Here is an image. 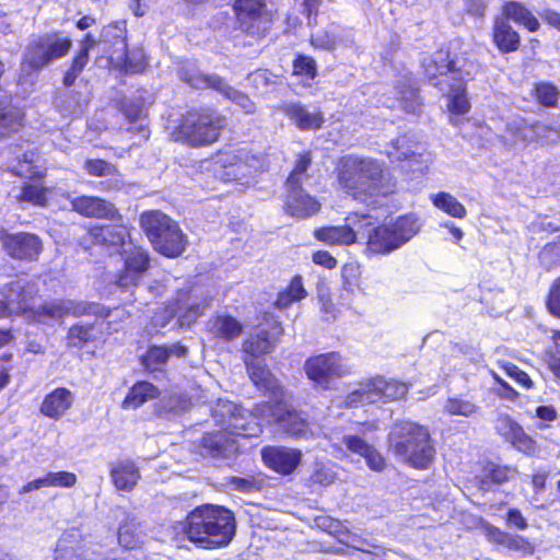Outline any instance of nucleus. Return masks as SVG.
<instances>
[{"mask_svg":"<svg viewBox=\"0 0 560 560\" xmlns=\"http://www.w3.org/2000/svg\"><path fill=\"white\" fill-rule=\"evenodd\" d=\"M211 410L214 421L221 425V430L207 433L201 440L202 454L211 457L231 456L238 450L237 436H258L264 424H279L294 436L306 430L305 419L289 406L285 396L273 404H259L249 413L223 399H219Z\"/></svg>","mask_w":560,"mask_h":560,"instance_id":"1","label":"nucleus"},{"mask_svg":"<svg viewBox=\"0 0 560 560\" xmlns=\"http://www.w3.org/2000/svg\"><path fill=\"white\" fill-rule=\"evenodd\" d=\"M341 189L354 200L376 207L380 198L389 195L394 186L384 173L383 164L371 158L347 156L338 174Z\"/></svg>","mask_w":560,"mask_h":560,"instance_id":"2","label":"nucleus"},{"mask_svg":"<svg viewBox=\"0 0 560 560\" xmlns=\"http://www.w3.org/2000/svg\"><path fill=\"white\" fill-rule=\"evenodd\" d=\"M185 534L189 541L205 549L225 547L235 535L234 514L220 505L203 504L188 513L175 529Z\"/></svg>","mask_w":560,"mask_h":560,"instance_id":"3","label":"nucleus"},{"mask_svg":"<svg viewBox=\"0 0 560 560\" xmlns=\"http://www.w3.org/2000/svg\"><path fill=\"white\" fill-rule=\"evenodd\" d=\"M394 453L415 468H427L435 450L428 430L413 422L396 423L389 435Z\"/></svg>","mask_w":560,"mask_h":560,"instance_id":"4","label":"nucleus"},{"mask_svg":"<svg viewBox=\"0 0 560 560\" xmlns=\"http://www.w3.org/2000/svg\"><path fill=\"white\" fill-rule=\"evenodd\" d=\"M213 172L224 182L248 184L266 167L265 155L253 152L248 147H229L212 158Z\"/></svg>","mask_w":560,"mask_h":560,"instance_id":"5","label":"nucleus"},{"mask_svg":"<svg viewBox=\"0 0 560 560\" xmlns=\"http://www.w3.org/2000/svg\"><path fill=\"white\" fill-rule=\"evenodd\" d=\"M225 127L226 118L214 110H191L182 117L171 138L191 147L210 145L218 141Z\"/></svg>","mask_w":560,"mask_h":560,"instance_id":"6","label":"nucleus"},{"mask_svg":"<svg viewBox=\"0 0 560 560\" xmlns=\"http://www.w3.org/2000/svg\"><path fill=\"white\" fill-rule=\"evenodd\" d=\"M140 224L154 249L166 257H177L186 248L187 240L178 224L161 211L141 214Z\"/></svg>","mask_w":560,"mask_h":560,"instance_id":"7","label":"nucleus"},{"mask_svg":"<svg viewBox=\"0 0 560 560\" xmlns=\"http://www.w3.org/2000/svg\"><path fill=\"white\" fill-rule=\"evenodd\" d=\"M71 47V39L56 33L43 35L32 40L23 56L21 71L28 75L50 62L66 56Z\"/></svg>","mask_w":560,"mask_h":560,"instance_id":"8","label":"nucleus"},{"mask_svg":"<svg viewBox=\"0 0 560 560\" xmlns=\"http://www.w3.org/2000/svg\"><path fill=\"white\" fill-rule=\"evenodd\" d=\"M422 67L429 79L450 74L453 81L466 82L478 71V65L467 57H451L450 50L440 49L423 58Z\"/></svg>","mask_w":560,"mask_h":560,"instance_id":"9","label":"nucleus"},{"mask_svg":"<svg viewBox=\"0 0 560 560\" xmlns=\"http://www.w3.org/2000/svg\"><path fill=\"white\" fill-rule=\"evenodd\" d=\"M198 289L192 290H180L175 304L166 307L165 319L161 320L155 317V322L160 323L161 326H165L166 323L174 316L178 317V324L182 327H188L194 324L203 313V310L209 306L210 301L207 298H200L197 293Z\"/></svg>","mask_w":560,"mask_h":560,"instance_id":"10","label":"nucleus"},{"mask_svg":"<svg viewBox=\"0 0 560 560\" xmlns=\"http://www.w3.org/2000/svg\"><path fill=\"white\" fill-rule=\"evenodd\" d=\"M0 245L9 257L16 260L35 261L43 252L39 236L28 232L11 233L1 230Z\"/></svg>","mask_w":560,"mask_h":560,"instance_id":"11","label":"nucleus"},{"mask_svg":"<svg viewBox=\"0 0 560 560\" xmlns=\"http://www.w3.org/2000/svg\"><path fill=\"white\" fill-rule=\"evenodd\" d=\"M234 11L241 28L253 37H262L269 28L270 16L265 0H236Z\"/></svg>","mask_w":560,"mask_h":560,"instance_id":"12","label":"nucleus"},{"mask_svg":"<svg viewBox=\"0 0 560 560\" xmlns=\"http://www.w3.org/2000/svg\"><path fill=\"white\" fill-rule=\"evenodd\" d=\"M304 371L311 381L327 388L330 377L347 375L350 369L339 353L329 352L307 359Z\"/></svg>","mask_w":560,"mask_h":560,"instance_id":"13","label":"nucleus"},{"mask_svg":"<svg viewBox=\"0 0 560 560\" xmlns=\"http://www.w3.org/2000/svg\"><path fill=\"white\" fill-rule=\"evenodd\" d=\"M182 79L196 89L213 88L218 90L246 114H253L256 110L255 103L246 94L233 89L218 75H206L200 72H194L191 74L183 73Z\"/></svg>","mask_w":560,"mask_h":560,"instance_id":"14","label":"nucleus"},{"mask_svg":"<svg viewBox=\"0 0 560 560\" xmlns=\"http://www.w3.org/2000/svg\"><path fill=\"white\" fill-rule=\"evenodd\" d=\"M120 254L124 256V270L117 276L116 283L122 289L135 287L149 268L148 253L133 245L131 242L124 248Z\"/></svg>","mask_w":560,"mask_h":560,"instance_id":"15","label":"nucleus"},{"mask_svg":"<svg viewBox=\"0 0 560 560\" xmlns=\"http://www.w3.org/2000/svg\"><path fill=\"white\" fill-rule=\"evenodd\" d=\"M358 233L366 238V248L374 254H388L398 248L388 224L375 226L371 218L358 219Z\"/></svg>","mask_w":560,"mask_h":560,"instance_id":"16","label":"nucleus"},{"mask_svg":"<svg viewBox=\"0 0 560 560\" xmlns=\"http://www.w3.org/2000/svg\"><path fill=\"white\" fill-rule=\"evenodd\" d=\"M553 131L547 125L536 122L533 125L527 124L523 119L513 120L506 126V133L504 136L505 143L511 148L525 147L533 141H555L556 138L546 135L545 132Z\"/></svg>","mask_w":560,"mask_h":560,"instance_id":"17","label":"nucleus"},{"mask_svg":"<svg viewBox=\"0 0 560 560\" xmlns=\"http://www.w3.org/2000/svg\"><path fill=\"white\" fill-rule=\"evenodd\" d=\"M90 313H101L100 306L93 303L89 304L72 300H58L42 305L34 312V317L38 322H46L47 319L61 318L65 315L81 316Z\"/></svg>","mask_w":560,"mask_h":560,"instance_id":"18","label":"nucleus"},{"mask_svg":"<svg viewBox=\"0 0 560 560\" xmlns=\"http://www.w3.org/2000/svg\"><path fill=\"white\" fill-rule=\"evenodd\" d=\"M261 457L268 468L281 475H290L300 465L302 453L285 446H266L261 450Z\"/></svg>","mask_w":560,"mask_h":560,"instance_id":"19","label":"nucleus"},{"mask_svg":"<svg viewBox=\"0 0 560 560\" xmlns=\"http://www.w3.org/2000/svg\"><path fill=\"white\" fill-rule=\"evenodd\" d=\"M36 292L35 284L19 279L0 289V301L8 304L12 314L26 312L30 308V301Z\"/></svg>","mask_w":560,"mask_h":560,"instance_id":"20","label":"nucleus"},{"mask_svg":"<svg viewBox=\"0 0 560 560\" xmlns=\"http://www.w3.org/2000/svg\"><path fill=\"white\" fill-rule=\"evenodd\" d=\"M281 334L282 328L276 320L270 324V330H266L264 328L259 329L256 335H252L244 341L243 351L246 354L245 358L260 361L259 357L270 352L273 349L275 343Z\"/></svg>","mask_w":560,"mask_h":560,"instance_id":"21","label":"nucleus"},{"mask_svg":"<svg viewBox=\"0 0 560 560\" xmlns=\"http://www.w3.org/2000/svg\"><path fill=\"white\" fill-rule=\"evenodd\" d=\"M245 364L252 382L270 398V404L284 396L281 386L262 361L245 358Z\"/></svg>","mask_w":560,"mask_h":560,"instance_id":"22","label":"nucleus"},{"mask_svg":"<svg viewBox=\"0 0 560 560\" xmlns=\"http://www.w3.org/2000/svg\"><path fill=\"white\" fill-rule=\"evenodd\" d=\"M288 195L284 201V211L295 219H306L316 214L320 203L311 195L306 194L301 186L287 187Z\"/></svg>","mask_w":560,"mask_h":560,"instance_id":"23","label":"nucleus"},{"mask_svg":"<svg viewBox=\"0 0 560 560\" xmlns=\"http://www.w3.org/2000/svg\"><path fill=\"white\" fill-rule=\"evenodd\" d=\"M94 243L106 246L114 252H121L128 246L129 231L122 224L96 225L89 231Z\"/></svg>","mask_w":560,"mask_h":560,"instance_id":"24","label":"nucleus"},{"mask_svg":"<svg viewBox=\"0 0 560 560\" xmlns=\"http://www.w3.org/2000/svg\"><path fill=\"white\" fill-rule=\"evenodd\" d=\"M71 207L88 218L115 220L118 217L115 206L100 197L80 196L71 200Z\"/></svg>","mask_w":560,"mask_h":560,"instance_id":"25","label":"nucleus"},{"mask_svg":"<svg viewBox=\"0 0 560 560\" xmlns=\"http://www.w3.org/2000/svg\"><path fill=\"white\" fill-rule=\"evenodd\" d=\"M4 72L0 61V78ZM24 114L15 107L11 97L0 89V137L16 132L23 126Z\"/></svg>","mask_w":560,"mask_h":560,"instance_id":"26","label":"nucleus"},{"mask_svg":"<svg viewBox=\"0 0 560 560\" xmlns=\"http://www.w3.org/2000/svg\"><path fill=\"white\" fill-rule=\"evenodd\" d=\"M282 112L301 130H316L324 124V115L320 110H311L300 103L285 104Z\"/></svg>","mask_w":560,"mask_h":560,"instance_id":"27","label":"nucleus"},{"mask_svg":"<svg viewBox=\"0 0 560 560\" xmlns=\"http://www.w3.org/2000/svg\"><path fill=\"white\" fill-rule=\"evenodd\" d=\"M358 220L353 221V226L350 224L338 226H323L314 231V237L329 246L351 245L357 241Z\"/></svg>","mask_w":560,"mask_h":560,"instance_id":"28","label":"nucleus"},{"mask_svg":"<svg viewBox=\"0 0 560 560\" xmlns=\"http://www.w3.org/2000/svg\"><path fill=\"white\" fill-rule=\"evenodd\" d=\"M73 394L65 388L58 387L47 394L40 405V412L54 420H59L72 407Z\"/></svg>","mask_w":560,"mask_h":560,"instance_id":"29","label":"nucleus"},{"mask_svg":"<svg viewBox=\"0 0 560 560\" xmlns=\"http://www.w3.org/2000/svg\"><path fill=\"white\" fill-rule=\"evenodd\" d=\"M343 443L347 448L360 456H362L370 469L374 471H382L385 468L384 457L374 448L373 445L369 444L362 438L358 435H346L343 436Z\"/></svg>","mask_w":560,"mask_h":560,"instance_id":"30","label":"nucleus"},{"mask_svg":"<svg viewBox=\"0 0 560 560\" xmlns=\"http://www.w3.org/2000/svg\"><path fill=\"white\" fill-rule=\"evenodd\" d=\"M109 472L115 487L121 491H131L140 479L138 467L128 459L113 464Z\"/></svg>","mask_w":560,"mask_h":560,"instance_id":"31","label":"nucleus"},{"mask_svg":"<svg viewBox=\"0 0 560 560\" xmlns=\"http://www.w3.org/2000/svg\"><path fill=\"white\" fill-rule=\"evenodd\" d=\"M398 248L409 242L421 229L416 214H405L388 223Z\"/></svg>","mask_w":560,"mask_h":560,"instance_id":"32","label":"nucleus"},{"mask_svg":"<svg viewBox=\"0 0 560 560\" xmlns=\"http://www.w3.org/2000/svg\"><path fill=\"white\" fill-rule=\"evenodd\" d=\"M241 323L229 315H218L208 322L209 332L224 341H230L238 337L242 332Z\"/></svg>","mask_w":560,"mask_h":560,"instance_id":"33","label":"nucleus"},{"mask_svg":"<svg viewBox=\"0 0 560 560\" xmlns=\"http://www.w3.org/2000/svg\"><path fill=\"white\" fill-rule=\"evenodd\" d=\"M493 40L501 51H515L520 46V35L504 18H497L493 26Z\"/></svg>","mask_w":560,"mask_h":560,"instance_id":"34","label":"nucleus"},{"mask_svg":"<svg viewBox=\"0 0 560 560\" xmlns=\"http://www.w3.org/2000/svg\"><path fill=\"white\" fill-rule=\"evenodd\" d=\"M503 16L523 25L529 32H536L540 24L537 18L522 3L516 1H509L503 5Z\"/></svg>","mask_w":560,"mask_h":560,"instance_id":"35","label":"nucleus"},{"mask_svg":"<svg viewBox=\"0 0 560 560\" xmlns=\"http://www.w3.org/2000/svg\"><path fill=\"white\" fill-rule=\"evenodd\" d=\"M186 351V348L179 343H174L168 347L153 346L147 351L143 363L147 369L153 371L159 370L160 366L166 363L171 355L184 357Z\"/></svg>","mask_w":560,"mask_h":560,"instance_id":"36","label":"nucleus"},{"mask_svg":"<svg viewBox=\"0 0 560 560\" xmlns=\"http://www.w3.org/2000/svg\"><path fill=\"white\" fill-rule=\"evenodd\" d=\"M447 110L451 114L450 121L452 125L457 126L459 119L454 116H459L470 110V102L467 97L466 88L463 83L452 85L447 94Z\"/></svg>","mask_w":560,"mask_h":560,"instance_id":"37","label":"nucleus"},{"mask_svg":"<svg viewBox=\"0 0 560 560\" xmlns=\"http://www.w3.org/2000/svg\"><path fill=\"white\" fill-rule=\"evenodd\" d=\"M160 392L153 384L142 381L136 383L122 401L125 409H137L144 402L159 396Z\"/></svg>","mask_w":560,"mask_h":560,"instance_id":"38","label":"nucleus"},{"mask_svg":"<svg viewBox=\"0 0 560 560\" xmlns=\"http://www.w3.org/2000/svg\"><path fill=\"white\" fill-rule=\"evenodd\" d=\"M371 381V390L377 394V401L382 399L395 400L405 397L408 387L405 383L395 380H385L384 377H375Z\"/></svg>","mask_w":560,"mask_h":560,"instance_id":"39","label":"nucleus"},{"mask_svg":"<svg viewBox=\"0 0 560 560\" xmlns=\"http://www.w3.org/2000/svg\"><path fill=\"white\" fill-rule=\"evenodd\" d=\"M145 534L139 522L127 518L118 529V541L126 549H136L144 542Z\"/></svg>","mask_w":560,"mask_h":560,"instance_id":"40","label":"nucleus"},{"mask_svg":"<svg viewBox=\"0 0 560 560\" xmlns=\"http://www.w3.org/2000/svg\"><path fill=\"white\" fill-rule=\"evenodd\" d=\"M430 200L434 207L453 218L464 219L467 214L465 206L448 192L433 194L430 196Z\"/></svg>","mask_w":560,"mask_h":560,"instance_id":"41","label":"nucleus"},{"mask_svg":"<svg viewBox=\"0 0 560 560\" xmlns=\"http://www.w3.org/2000/svg\"><path fill=\"white\" fill-rule=\"evenodd\" d=\"M361 266L357 261H350L341 268V288L345 292L353 294L361 290Z\"/></svg>","mask_w":560,"mask_h":560,"instance_id":"42","label":"nucleus"},{"mask_svg":"<svg viewBox=\"0 0 560 560\" xmlns=\"http://www.w3.org/2000/svg\"><path fill=\"white\" fill-rule=\"evenodd\" d=\"M306 296V291L302 283V278L294 277L289 287L278 294L276 304L280 308L288 307L291 303L300 301Z\"/></svg>","mask_w":560,"mask_h":560,"instance_id":"43","label":"nucleus"},{"mask_svg":"<svg viewBox=\"0 0 560 560\" xmlns=\"http://www.w3.org/2000/svg\"><path fill=\"white\" fill-rule=\"evenodd\" d=\"M49 194H51L49 188L43 187L38 183H28L23 186L19 199L33 205L46 206Z\"/></svg>","mask_w":560,"mask_h":560,"instance_id":"44","label":"nucleus"},{"mask_svg":"<svg viewBox=\"0 0 560 560\" xmlns=\"http://www.w3.org/2000/svg\"><path fill=\"white\" fill-rule=\"evenodd\" d=\"M371 381L363 383L360 387L352 393L345 400L347 407H358L360 405L373 404L377 401V394L371 390Z\"/></svg>","mask_w":560,"mask_h":560,"instance_id":"45","label":"nucleus"},{"mask_svg":"<svg viewBox=\"0 0 560 560\" xmlns=\"http://www.w3.org/2000/svg\"><path fill=\"white\" fill-rule=\"evenodd\" d=\"M95 336V326L94 324L82 325L77 324L73 325L68 332V341L71 347L81 348L88 341L94 339Z\"/></svg>","mask_w":560,"mask_h":560,"instance_id":"46","label":"nucleus"},{"mask_svg":"<svg viewBox=\"0 0 560 560\" xmlns=\"http://www.w3.org/2000/svg\"><path fill=\"white\" fill-rule=\"evenodd\" d=\"M444 411L451 416L470 417L478 411V407L470 400L460 397L448 398Z\"/></svg>","mask_w":560,"mask_h":560,"instance_id":"47","label":"nucleus"},{"mask_svg":"<svg viewBox=\"0 0 560 560\" xmlns=\"http://www.w3.org/2000/svg\"><path fill=\"white\" fill-rule=\"evenodd\" d=\"M311 164L310 153H303L295 162L294 168L287 179V187H299L305 177V172Z\"/></svg>","mask_w":560,"mask_h":560,"instance_id":"48","label":"nucleus"},{"mask_svg":"<svg viewBox=\"0 0 560 560\" xmlns=\"http://www.w3.org/2000/svg\"><path fill=\"white\" fill-rule=\"evenodd\" d=\"M539 261L548 270L560 264V236L540 250Z\"/></svg>","mask_w":560,"mask_h":560,"instance_id":"49","label":"nucleus"},{"mask_svg":"<svg viewBox=\"0 0 560 560\" xmlns=\"http://www.w3.org/2000/svg\"><path fill=\"white\" fill-rule=\"evenodd\" d=\"M249 81L257 91L268 92L277 84V77L268 70H257L249 75Z\"/></svg>","mask_w":560,"mask_h":560,"instance_id":"50","label":"nucleus"},{"mask_svg":"<svg viewBox=\"0 0 560 560\" xmlns=\"http://www.w3.org/2000/svg\"><path fill=\"white\" fill-rule=\"evenodd\" d=\"M495 430L505 441L511 443L520 434L522 427L509 416H499L495 422Z\"/></svg>","mask_w":560,"mask_h":560,"instance_id":"51","label":"nucleus"},{"mask_svg":"<svg viewBox=\"0 0 560 560\" xmlns=\"http://www.w3.org/2000/svg\"><path fill=\"white\" fill-rule=\"evenodd\" d=\"M480 530L489 542L497 544L502 547H505L509 536L511 535L510 533H506L485 521L480 522Z\"/></svg>","mask_w":560,"mask_h":560,"instance_id":"52","label":"nucleus"},{"mask_svg":"<svg viewBox=\"0 0 560 560\" xmlns=\"http://www.w3.org/2000/svg\"><path fill=\"white\" fill-rule=\"evenodd\" d=\"M397 102L399 103V106L408 113H416L421 106L418 92L410 86L399 92Z\"/></svg>","mask_w":560,"mask_h":560,"instance_id":"53","label":"nucleus"},{"mask_svg":"<svg viewBox=\"0 0 560 560\" xmlns=\"http://www.w3.org/2000/svg\"><path fill=\"white\" fill-rule=\"evenodd\" d=\"M37 154L34 151H25L23 160H19L16 166L12 167V172L21 177H33L37 172L33 171Z\"/></svg>","mask_w":560,"mask_h":560,"instance_id":"54","label":"nucleus"},{"mask_svg":"<svg viewBox=\"0 0 560 560\" xmlns=\"http://www.w3.org/2000/svg\"><path fill=\"white\" fill-rule=\"evenodd\" d=\"M536 97L545 106H555L558 101V90L549 83H539L536 86Z\"/></svg>","mask_w":560,"mask_h":560,"instance_id":"55","label":"nucleus"},{"mask_svg":"<svg viewBox=\"0 0 560 560\" xmlns=\"http://www.w3.org/2000/svg\"><path fill=\"white\" fill-rule=\"evenodd\" d=\"M84 170L92 176H109L116 173L115 166L104 160H86Z\"/></svg>","mask_w":560,"mask_h":560,"instance_id":"56","label":"nucleus"},{"mask_svg":"<svg viewBox=\"0 0 560 560\" xmlns=\"http://www.w3.org/2000/svg\"><path fill=\"white\" fill-rule=\"evenodd\" d=\"M505 548L509 550L517 551L522 556H530L535 551V547L530 541H528L523 536L513 534L509 536Z\"/></svg>","mask_w":560,"mask_h":560,"instance_id":"57","label":"nucleus"},{"mask_svg":"<svg viewBox=\"0 0 560 560\" xmlns=\"http://www.w3.org/2000/svg\"><path fill=\"white\" fill-rule=\"evenodd\" d=\"M294 73L305 75L307 79H314L316 75V62L313 58L299 56L293 65Z\"/></svg>","mask_w":560,"mask_h":560,"instance_id":"58","label":"nucleus"},{"mask_svg":"<svg viewBox=\"0 0 560 560\" xmlns=\"http://www.w3.org/2000/svg\"><path fill=\"white\" fill-rule=\"evenodd\" d=\"M233 490L250 493L260 489V482L254 477H232L229 481Z\"/></svg>","mask_w":560,"mask_h":560,"instance_id":"59","label":"nucleus"},{"mask_svg":"<svg viewBox=\"0 0 560 560\" xmlns=\"http://www.w3.org/2000/svg\"><path fill=\"white\" fill-rule=\"evenodd\" d=\"M47 475L50 487L72 488L77 483V476L70 471H51Z\"/></svg>","mask_w":560,"mask_h":560,"instance_id":"60","label":"nucleus"},{"mask_svg":"<svg viewBox=\"0 0 560 560\" xmlns=\"http://www.w3.org/2000/svg\"><path fill=\"white\" fill-rule=\"evenodd\" d=\"M145 56L142 49L128 51L125 58V67L130 72H140L144 69Z\"/></svg>","mask_w":560,"mask_h":560,"instance_id":"61","label":"nucleus"},{"mask_svg":"<svg viewBox=\"0 0 560 560\" xmlns=\"http://www.w3.org/2000/svg\"><path fill=\"white\" fill-rule=\"evenodd\" d=\"M502 369L504 370L505 374L513 378L516 383H518L524 388H532L533 381L530 377L521 369H518L516 365L512 363H505L502 365Z\"/></svg>","mask_w":560,"mask_h":560,"instance_id":"62","label":"nucleus"},{"mask_svg":"<svg viewBox=\"0 0 560 560\" xmlns=\"http://www.w3.org/2000/svg\"><path fill=\"white\" fill-rule=\"evenodd\" d=\"M55 560H83V555L78 549L69 547L66 537H62L57 545Z\"/></svg>","mask_w":560,"mask_h":560,"instance_id":"63","label":"nucleus"},{"mask_svg":"<svg viewBox=\"0 0 560 560\" xmlns=\"http://www.w3.org/2000/svg\"><path fill=\"white\" fill-rule=\"evenodd\" d=\"M547 307L553 316L560 318V277L550 287Z\"/></svg>","mask_w":560,"mask_h":560,"instance_id":"64","label":"nucleus"}]
</instances>
